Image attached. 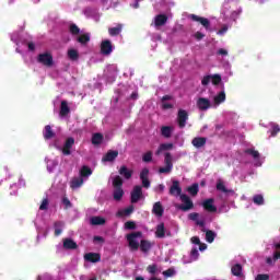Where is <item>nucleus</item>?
Listing matches in <instances>:
<instances>
[{"label":"nucleus","instance_id":"obj_1","mask_svg":"<svg viewBox=\"0 0 280 280\" xmlns=\"http://www.w3.org/2000/svg\"><path fill=\"white\" fill-rule=\"evenodd\" d=\"M138 237H143V232H131L126 235V240L129 244L130 250H139V241L137 240Z\"/></svg>","mask_w":280,"mask_h":280},{"label":"nucleus","instance_id":"obj_2","mask_svg":"<svg viewBox=\"0 0 280 280\" xmlns=\"http://www.w3.org/2000/svg\"><path fill=\"white\" fill-rule=\"evenodd\" d=\"M179 199L182 200V205L177 206V209H179V211H191V209H194V201L191 200V198H189V196H187L186 194L180 195Z\"/></svg>","mask_w":280,"mask_h":280},{"label":"nucleus","instance_id":"obj_3","mask_svg":"<svg viewBox=\"0 0 280 280\" xmlns=\"http://www.w3.org/2000/svg\"><path fill=\"white\" fill-rule=\"evenodd\" d=\"M37 62L44 65V67H54V56L51 52H43L37 56Z\"/></svg>","mask_w":280,"mask_h":280},{"label":"nucleus","instance_id":"obj_4","mask_svg":"<svg viewBox=\"0 0 280 280\" xmlns=\"http://www.w3.org/2000/svg\"><path fill=\"white\" fill-rule=\"evenodd\" d=\"M164 163L165 167L159 168V174H170L174 167V164L172 163V153L166 152L164 154Z\"/></svg>","mask_w":280,"mask_h":280},{"label":"nucleus","instance_id":"obj_5","mask_svg":"<svg viewBox=\"0 0 280 280\" xmlns=\"http://www.w3.org/2000/svg\"><path fill=\"white\" fill-rule=\"evenodd\" d=\"M189 121V113L185 109H178L177 112V126L178 128H185Z\"/></svg>","mask_w":280,"mask_h":280},{"label":"nucleus","instance_id":"obj_6","mask_svg":"<svg viewBox=\"0 0 280 280\" xmlns=\"http://www.w3.org/2000/svg\"><path fill=\"white\" fill-rule=\"evenodd\" d=\"M143 198V188L141 186H135L131 191L130 201L132 205H137L139 200Z\"/></svg>","mask_w":280,"mask_h":280},{"label":"nucleus","instance_id":"obj_7","mask_svg":"<svg viewBox=\"0 0 280 280\" xmlns=\"http://www.w3.org/2000/svg\"><path fill=\"white\" fill-rule=\"evenodd\" d=\"M168 194L170 196H175V198H180V196H183V188L180 187V182L173 180Z\"/></svg>","mask_w":280,"mask_h":280},{"label":"nucleus","instance_id":"obj_8","mask_svg":"<svg viewBox=\"0 0 280 280\" xmlns=\"http://www.w3.org/2000/svg\"><path fill=\"white\" fill-rule=\"evenodd\" d=\"M101 54H103V56H110V54H113V43L109 39H105L101 43Z\"/></svg>","mask_w":280,"mask_h":280},{"label":"nucleus","instance_id":"obj_9","mask_svg":"<svg viewBox=\"0 0 280 280\" xmlns=\"http://www.w3.org/2000/svg\"><path fill=\"white\" fill-rule=\"evenodd\" d=\"M191 21H195L196 23H200L205 30H209L211 27V22L207 18H202L196 14H190Z\"/></svg>","mask_w":280,"mask_h":280},{"label":"nucleus","instance_id":"obj_10","mask_svg":"<svg viewBox=\"0 0 280 280\" xmlns=\"http://www.w3.org/2000/svg\"><path fill=\"white\" fill-rule=\"evenodd\" d=\"M75 144V139L73 138H68L63 144V148H62V154L65 156H70L71 154V148H73V145Z\"/></svg>","mask_w":280,"mask_h":280},{"label":"nucleus","instance_id":"obj_11","mask_svg":"<svg viewBox=\"0 0 280 280\" xmlns=\"http://www.w3.org/2000/svg\"><path fill=\"white\" fill-rule=\"evenodd\" d=\"M119 156V151L109 150L107 153L102 158L103 163H113L115 159Z\"/></svg>","mask_w":280,"mask_h":280},{"label":"nucleus","instance_id":"obj_12","mask_svg":"<svg viewBox=\"0 0 280 280\" xmlns=\"http://www.w3.org/2000/svg\"><path fill=\"white\" fill-rule=\"evenodd\" d=\"M83 257L84 260L89 261L90 264H97L102 261V255L98 253H86Z\"/></svg>","mask_w":280,"mask_h":280},{"label":"nucleus","instance_id":"obj_13","mask_svg":"<svg viewBox=\"0 0 280 280\" xmlns=\"http://www.w3.org/2000/svg\"><path fill=\"white\" fill-rule=\"evenodd\" d=\"M213 202H215L213 198L206 199L202 202L203 209L209 213H215V211H218V208L213 205Z\"/></svg>","mask_w":280,"mask_h":280},{"label":"nucleus","instance_id":"obj_14","mask_svg":"<svg viewBox=\"0 0 280 280\" xmlns=\"http://www.w3.org/2000/svg\"><path fill=\"white\" fill-rule=\"evenodd\" d=\"M197 107L199 110H209V108H211V101H209V98L200 97L197 101Z\"/></svg>","mask_w":280,"mask_h":280},{"label":"nucleus","instance_id":"obj_15","mask_svg":"<svg viewBox=\"0 0 280 280\" xmlns=\"http://www.w3.org/2000/svg\"><path fill=\"white\" fill-rule=\"evenodd\" d=\"M191 144L194 145V148H197V150H200V148H205V145H207V138H205V137H195L191 140Z\"/></svg>","mask_w":280,"mask_h":280},{"label":"nucleus","instance_id":"obj_16","mask_svg":"<svg viewBox=\"0 0 280 280\" xmlns=\"http://www.w3.org/2000/svg\"><path fill=\"white\" fill-rule=\"evenodd\" d=\"M165 212V209L163 208V205L161 203V201H156L154 205H153V208H152V213L154 215H156L158 218H163V213Z\"/></svg>","mask_w":280,"mask_h":280},{"label":"nucleus","instance_id":"obj_17","mask_svg":"<svg viewBox=\"0 0 280 280\" xmlns=\"http://www.w3.org/2000/svg\"><path fill=\"white\" fill-rule=\"evenodd\" d=\"M118 174L124 176L126 180H130L132 178V170H129L126 165L120 166Z\"/></svg>","mask_w":280,"mask_h":280},{"label":"nucleus","instance_id":"obj_18","mask_svg":"<svg viewBox=\"0 0 280 280\" xmlns=\"http://www.w3.org/2000/svg\"><path fill=\"white\" fill-rule=\"evenodd\" d=\"M63 248L66 250H77L78 243H75V241L72 238H63Z\"/></svg>","mask_w":280,"mask_h":280},{"label":"nucleus","instance_id":"obj_19","mask_svg":"<svg viewBox=\"0 0 280 280\" xmlns=\"http://www.w3.org/2000/svg\"><path fill=\"white\" fill-rule=\"evenodd\" d=\"M217 190L222 191L223 194H231L232 196H233V194H235V190L226 188V186L224 185V182H222V179H219L217 182Z\"/></svg>","mask_w":280,"mask_h":280},{"label":"nucleus","instance_id":"obj_20","mask_svg":"<svg viewBox=\"0 0 280 280\" xmlns=\"http://www.w3.org/2000/svg\"><path fill=\"white\" fill-rule=\"evenodd\" d=\"M165 23H167V15L159 14L155 16V20H154L155 27H163Z\"/></svg>","mask_w":280,"mask_h":280},{"label":"nucleus","instance_id":"obj_21","mask_svg":"<svg viewBox=\"0 0 280 280\" xmlns=\"http://www.w3.org/2000/svg\"><path fill=\"white\" fill-rule=\"evenodd\" d=\"M139 248L142 253H150V249L152 248V243L148 240H141Z\"/></svg>","mask_w":280,"mask_h":280},{"label":"nucleus","instance_id":"obj_22","mask_svg":"<svg viewBox=\"0 0 280 280\" xmlns=\"http://www.w3.org/2000/svg\"><path fill=\"white\" fill-rule=\"evenodd\" d=\"M69 113H71V108H69V104L67 103V101H61L60 112H59L60 117H67Z\"/></svg>","mask_w":280,"mask_h":280},{"label":"nucleus","instance_id":"obj_23","mask_svg":"<svg viewBox=\"0 0 280 280\" xmlns=\"http://www.w3.org/2000/svg\"><path fill=\"white\" fill-rule=\"evenodd\" d=\"M44 139L49 140V139H54V137H56V133L54 132V130L51 129V126L46 125L45 129H44Z\"/></svg>","mask_w":280,"mask_h":280},{"label":"nucleus","instance_id":"obj_24","mask_svg":"<svg viewBox=\"0 0 280 280\" xmlns=\"http://www.w3.org/2000/svg\"><path fill=\"white\" fill-rule=\"evenodd\" d=\"M121 30H124L122 24H117L115 27L108 28L109 36H119L121 34Z\"/></svg>","mask_w":280,"mask_h":280},{"label":"nucleus","instance_id":"obj_25","mask_svg":"<svg viewBox=\"0 0 280 280\" xmlns=\"http://www.w3.org/2000/svg\"><path fill=\"white\" fill-rule=\"evenodd\" d=\"M173 149H174V144L173 143H162L158 148L155 154H156V156H159L161 154V152H165L167 150H173Z\"/></svg>","mask_w":280,"mask_h":280},{"label":"nucleus","instance_id":"obj_26","mask_svg":"<svg viewBox=\"0 0 280 280\" xmlns=\"http://www.w3.org/2000/svg\"><path fill=\"white\" fill-rule=\"evenodd\" d=\"M155 236L159 237L160 240H163V237H165V223H160L156 226Z\"/></svg>","mask_w":280,"mask_h":280},{"label":"nucleus","instance_id":"obj_27","mask_svg":"<svg viewBox=\"0 0 280 280\" xmlns=\"http://www.w3.org/2000/svg\"><path fill=\"white\" fill-rule=\"evenodd\" d=\"M81 185H84V179L82 177H74L70 183L71 189H78Z\"/></svg>","mask_w":280,"mask_h":280},{"label":"nucleus","instance_id":"obj_28","mask_svg":"<svg viewBox=\"0 0 280 280\" xmlns=\"http://www.w3.org/2000/svg\"><path fill=\"white\" fill-rule=\"evenodd\" d=\"M174 131V128L170 127V126H163L161 128V135L162 137H164L165 139H170V137H172V132Z\"/></svg>","mask_w":280,"mask_h":280},{"label":"nucleus","instance_id":"obj_29","mask_svg":"<svg viewBox=\"0 0 280 280\" xmlns=\"http://www.w3.org/2000/svg\"><path fill=\"white\" fill-rule=\"evenodd\" d=\"M54 226H55V237L62 235V226H65V222L56 221L54 223Z\"/></svg>","mask_w":280,"mask_h":280},{"label":"nucleus","instance_id":"obj_30","mask_svg":"<svg viewBox=\"0 0 280 280\" xmlns=\"http://www.w3.org/2000/svg\"><path fill=\"white\" fill-rule=\"evenodd\" d=\"M102 141H104V136L102 133L97 132L92 136L93 145H101Z\"/></svg>","mask_w":280,"mask_h":280},{"label":"nucleus","instance_id":"obj_31","mask_svg":"<svg viewBox=\"0 0 280 280\" xmlns=\"http://www.w3.org/2000/svg\"><path fill=\"white\" fill-rule=\"evenodd\" d=\"M77 40L80 43V45H86L91 43V35L89 33L80 35Z\"/></svg>","mask_w":280,"mask_h":280},{"label":"nucleus","instance_id":"obj_32","mask_svg":"<svg viewBox=\"0 0 280 280\" xmlns=\"http://www.w3.org/2000/svg\"><path fill=\"white\" fill-rule=\"evenodd\" d=\"M91 224H93V226H102L106 224V219L102 217H94L91 219Z\"/></svg>","mask_w":280,"mask_h":280},{"label":"nucleus","instance_id":"obj_33","mask_svg":"<svg viewBox=\"0 0 280 280\" xmlns=\"http://www.w3.org/2000/svg\"><path fill=\"white\" fill-rule=\"evenodd\" d=\"M113 187H114V189L124 187V179L121 178V176L116 175L114 177V179H113Z\"/></svg>","mask_w":280,"mask_h":280},{"label":"nucleus","instance_id":"obj_34","mask_svg":"<svg viewBox=\"0 0 280 280\" xmlns=\"http://www.w3.org/2000/svg\"><path fill=\"white\" fill-rule=\"evenodd\" d=\"M93 174V171L89 166H82L80 170V176L81 178H86Z\"/></svg>","mask_w":280,"mask_h":280},{"label":"nucleus","instance_id":"obj_35","mask_svg":"<svg viewBox=\"0 0 280 280\" xmlns=\"http://www.w3.org/2000/svg\"><path fill=\"white\" fill-rule=\"evenodd\" d=\"M135 211V206H129L125 210H120L117 212L118 218H122V215H130Z\"/></svg>","mask_w":280,"mask_h":280},{"label":"nucleus","instance_id":"obj_36","mask_svg":"<svg viewBox=\"0 0 280 280\" xmlns=\"http://www.w3.org/2000/svg\"><path fill=\"white\" fill-rule=\"evenodd\" d=\"M215 232L208 230L206 232V241L208 242V244H213V242L215 241Z\"/></svg>","mask_w":280,"mask_h":280},{"label":"nucleus","instance_id":"obj_37","mask_svg":"<svg viewBox=\"0 0 280 280\" xmlns=\"http://www.w3.org/2000/svg\"><path fill=\"white\" fill-rule=\"evenodd\" d=\"M234 277H242V265L236 264L231 269Z\"/></svg>","mask_w":280,"mask_h":280},{"label":"nucleus","instance_id":"obj_38","mask_svg":"<svg viewBox=\"0 0 280 280\" xmlns=\"http://www.w3.org/2000/svg\"><path fill=\"white\" fill-rule=\"evenodd\" d=\"M188 194H190V196H198V191H200L198 184L195 183L191 186H189L187 188Z\"/></svg>","mask_w":280,"mask_h":280},{"label":"nucleus","instance_id":"obj_39","mask_svg":"<svg viewBox=\"0 0 280 280\" xmlns=\"http://www.w3.org/2000/svg\"><path fill=\"white\" fill-rule=\"evenodd\" d=\"M113 196H114V200H117V201L121 200V198H124V189L115 188Z\"/></svg>","mask_w":280,"mask_h":280},{"label":"nucleus","instance_id":"obj_40","mask_svg":"<svg viewBox=\"0 0 280 280\" xmlns=\"http://www.w3.org/2000/svg\"><path fill=\"white\" fill-rule=\"evenodd\" d=\"M226 100V93L224 91L220 92L215 97H214V103L217 104H222V102H225Z\"/></svg>","mask_w":280,"mask_h":280},{"label":"nucleus","instance_id":"obj_41","mask_svg":"<svg viewBox=\"0 0 280 280\" xmlns=\"http://www.w3.org/2000/svg\"><path fill=\"white\" fill-rule=\"evenodd\" d=\"M68 58L70 60H78L80 58V54L75 49H69L68 50Z\"/></svg>","mask_w":280,"mask_h":280},{"label":"nucleus","instance_id":"obj_42","mask_svg":"<svg viewBox=\"0 0 280 280\" xmlns=\"http://www.w3.org/2000/svg\"><path fill=\"white\" fill-rule=\"evenodd\" d=\"M69 32L72 36H78L80 34V27L72 23L69 25Z\"/></svg>","mask_w":280,"mask_h":280},{"label":"nucleus","instance_id":"obj_43","mask_svg":"<svg viewBox=\"0 0 280 280\" xmlns=\"http://www.w3.org/2000/svg\"><path fill=\"white\" fill-rule=\"evenodd\" d=\"M245 154H249V155L253 156V159H255V160L259 159V156H260L259 151L254 150V149H247V150H245Z\"/></svg>","mask_w":280,"mask_h":280},{"label":"nucleus","instance_id":"obj_44","mask_svg":"<svg viewBox=\"0 0 280 280\" xmlns=\"http://www.w3.org/2000/svg\"><path fill=\"white\" fill-rule=\"evenodd\" d=\"M147 272H149V275H156V272H159V267L156 266V264L149 265L147 267Z\"/></svg>","mask_w":280,"mask_h":280},{"label":"nucleus","instance_id":"obj_45","mask_svg":"<svg viewBox=\"0 0 280 280\" xmlns=\"http://www.w3.org/2000/svg\"><path fill=\"white\" fill-rule=\"evenodd\" d=\"M275 253H273V261H277L280 259V243H276L275 245Z\"/></svg>","mask_w":280,"mask_h":280},{"label":"nucleus","instance_id":"obj_46","mask_svg":"<svg viewBox=\"0 0 280 280\" xmlns=\"http://www.w3.org/2000/svg\"><path fill=\"white\" fill-rule=\"evenodd\" d=\"M253 202H254V205H258V206L264 205V196L262 195H255L253 197Z\"/></svg>","mask_w":280,"mask_h":280},{"label":"nucleus","instance_id":"obj_47","mask_svg":"<svg viewBox=\"0 0 280 280\" xmlns=\"http://www.w3.org/2000/svg\"><path fill=\"white\" fill-rule=\"evenodd\" d=\"M210 80L214 86H218V84H220V82H222V77L220 74H213V75H211Z\"/></svg>","mask_w":280,"mask_h":280},{"label":"nucleus","instance_id":"obj_48","mask_svg":"<svg viewBox=\"0 0 280 280\" xmlns=\"http://www.w3.org/2000/svg\"><path fill=\"white\" fill-rule=\"evenodd\" d=\"M162 275L166 278L174 277V275H176V269H174V267H171L167 270L163 271Z\"/></svg>","mask_w":280,"mask_h":280},{"label":"nucleus","instance_id":"obj_49","mask_svg":"<svg viewBox=\"0 0 280 280\" xmlns=\"http://www.w3.org/2000/svg\"><path fill=\"white\" fill-rule=\"evenodd\" d=\"M125 229L127 231H135V229H137V223L135 221H127L125 223Z\"/></svg>","mask_w":280,"mask_h":280},{"label":"nucleus","instance_id":"obj_50","mask_svg":"<svg viewBox=\"0 0 280 280\" xmlns=\"http://www.w3.org/2000/svg\"><path fill=\"white\" fill-rule=\"evenodd\" d=\"M48 207H49V199L48 198L43 199L39 206V211H47Z\"/></svg>","mask_w":280,"mask_h":280},{"label":"nucleus","instance_id":"obj_51","mask_svg":"<svg viewBox=\"0 0 280 280\" xmlns=\"http://www.w3.org/2000/svg\"><path fill=\"white\" fill-rule=\"evenodd\" d=\"M280 132V127L277 124L271 125V137H277Z\"/></svg>","mask_w":280,"mask_h":280},{"label":"nucleus","instance_id":"obj_52","mask_svg":"<svg viewBox=\"0 0 280 280\" xmlns=\"http://www.w3.org/2000/svg\"><path fill=\"white\" fill-rule=\"evenodd\" d=\"M142 161L144 163H151L152 161V151H148L147 153L143 154Z\"/></svg>","mask_w":280,"mask_h":280},{"label":"nucleus","instance_id":"obj_53","mask_svg":"<svg viewBox=\"0 0 280 280\" xmlns=\"http://www.w3.org/2000/svg\"><path fill=\"white\" fill-rule=\"evenodd\" d=\"M270 276L267 273H258L255 278V280H269Z\"/></svg>","mask_w":280,"mask_h":280},{"label":"nucleus","instance_id":"obj_54","mask_svg":"<svg viewBox=\"0 0 280 280\" xmlns=\"http://www.w3.org/2000/svg\"><path fill=\"white\" fill-rule=\"evenodd\" d=\"M62 205H65L66 209H71V207H73V205H71V201L67 197L62 198Z\"/></svg>","mask_w":280,"mask_h":280},{"label":"nucleus","instance_id":"obj_55","mask_svg":"<svg viewBox=\"0 0 280 280\" xmlns=\"http://www.w3.org/2000/svg\"><path fill=\"white\" fill-rule=\"evenodd\" d=\"M200 217V214L198 212H191L188 218L189 220H191L192 222H197L198 218Z\"/></svg>","mask_w":280,"mask_h":280},{"label":"nucleus","instance_id":"obj_56","mask_svg":"<svg viewBox=\"0 0 280 280\" xmlns=\"http://www.w3.org/2000/svg\"><path fill=\"white\" fill-rule=\"evenodd\" d=\"M209 82H211V75H206V77H203V79L201 80L202 86L209 85Z\"/></svg>","mask_w":280,"mask_h":280},{"label":"nucleus","instance_id":"obj_57","mask_svg":"<svg viewBox=\"0 0 280 280\" xmlns=\"http://www.w3.org/2000/svg\"><path fill=\"white\" fill-rule=\"evenodd\" d=\"M149 174H150V170L143 168L140 173V179L148 178Z\"/></svg>","mask_w":280,"mask_h":280},{"label":"nucleus","instance_id":"obj_58","mask_svg":"<svg viewBox=\"0 0 280 280\" xmlns=\"http://www.w3.org/2000/svg\"><path fill=\"white\" fill-rule=\"evenodd\" d=\"M140 180H142V187H144L145 189L150 188V179L148 177L147 178H142Z\"/></svg>","mask_w":280,"mask_h":280},{"label":"nucleus","instance_id":"obj_59","mask_svg":"<svg viewBox=\"0 0 280 280\" xmlns=\"http://www.w3.org/2000/svg\"><path fill=\"white\" fill-rule=\"evenodd\" d=\"M162 108L164 110H170L171 108H174V105L170 104V103H163L162 104Z\"/></svg>","mask_w":280,"mask_h":280},{"label":"nucleus","instance_id":"obj_60","mask_svg":"<svg viewBox=\"0 0 280 280\" xmlns=\"http://www.w3.org/2000/svg\"><path fill=\"white\" fill-rule=\"evenodd\" d=\"M195 38L196 40H202V38H205V34H202L201 32H197L195 33Z\"/></svg>","mask_w":280,"mask_h":280},{"label":"nucleus","instance_id":"obj_61","mask_svg":"<svg viewBox=\"0 0 280 280\" xmlns=\"http://www.w3.org/2000/svg\"><path fill=\"white\" fill-rule=\"evenodd\" d=\"M218 55L219 56H229V51L226 49H224V48H220L218 50Z\"/></svg>","mask_w":280,"mask_h":280},{"label":"nucleus","instance_id":"obj_62","mask_svg":"<svg viewBox=\"0 0 280 280\" xmlns=\"http://www.w3.org/2000/svg\"><path fill=\"white\" fill-rule=\"evenodd\" d=\"M226 32H229V26H223L218 31V34L222 36L223 34H226Z\"/></svg>","mask_w":280,"mask_h":280},{"label":"nucleus","instance_id":"obj_63","mask_svg":"<svg viewBox=\"0 0 280 280\" xmlns=\"http://www.w3.org/2000/svg\"><path fill=\"white\" fill-rule=\"evenodd\" d=\"M190 255L191 257H195L196 259H198V255H199L198 248H192L190 252Z\"/></svg>","mask_w":280,"mask_h":280},{"label":"nucleus","instance_id":"obj_64","mask_svg":"<svg viewBox=\"0 0 280 280\" xmlns=\"http://www.w3.org/2000/svg\"><path fill=\"white\" fill-rule=\"evenodd\" d=\"M191 243H192V244H197V245L199 246V244H200V237H198V236H192V237H191Z\"/></svg>","mask_w":280,"mask_h":280}]
</instances>
